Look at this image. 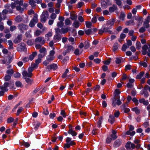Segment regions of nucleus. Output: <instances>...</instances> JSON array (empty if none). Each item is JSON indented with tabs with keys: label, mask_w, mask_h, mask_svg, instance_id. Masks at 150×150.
Wrapping results in <instances>:
<instances>
[{
	"label": "nucleus",
	"mask_w": 150,
	"mask_h": 150,
	"mask_svg": "<svg viewBox=\"0 0 150 150\" xmlns=\"http://www.w3.org/2000/svg\"><path fill=\"white\" fill-rule=\"evenodd\" d=\"M56 34L54 36L53 39L55 42L60 41L61 39V36L59 34V33H57L55 32Z\"/></svg>",
	"instance_id": "obj_13"
},
{
	"label": "nucleus",
	"mask_w": 150,
	"mask_h": 150,
	"mask_svg": "<svg viewBox=\"0 0 150 150\" xmlns=\"http://www.w3.org/2000/svg\"><path fill=\"white\" fill-rule=\"evenodd\" d=\"M85 33L88 35H92L93 33L92 32L91 29H89L85 30Z\"/></svg>",
	"instance_id": "obj_29"
},
{
	"label": "nucleus",
	"mask_w": 150,
	"mask_h": 150,
	"mask_svg": "<svg viewBox=\"0 0 150 150\" xmlns=\"http://www.w3.org/2000/svg\"><path fill=\"white\" fill-rule=\"evenodd\" d=\"M118 48V44L116 42L114 44L112 50L114 52L117 50Z\"/></svg>",
	"instance_id": "obj_28"
},
{
	"label": "nucleus",
	"mask_w": 150,
	"mask_h": 150,
	"mask_svg": "<svg viewBox=\"0 0 150 150\" xmlns=\"http://www.w3.org/2000/svg\"><path fill=\"white\" fill-rule=\"evenodd\" d=\"M144 89L145 90L149 91L150 92V86L146 85L144 86Z\"/></svg>",
	"instance_id": "obj_63"
},
{
	"label": "nucleus",
	"mask_w": 150,
	"mask_h": 150,
	"mask_svg": "<svg viewBox=\"0 0 150 150\" xmlns=\"http://www.w3.org/2000/svg\"><path fill=\"white\" fill-rule=\"evenodd\" d=\"M137 115L139 114L141 112V110L137 107H135L131 109Z\"/></svg>",
	"instance_id": "obj_18"
},
{
	"label": "nucleus",
	"mask_w": 150,
	"mask_h": 150,
	"mask_svg": "<svg viewBox=\"0 0 150 150\" xmlns=\"http://www.w3.org/2000/svg\"><path fill=\"white\" fill-rule=\"evenodd\" d=\"M8 85V83L7 82L5 83L4 85V86H0V89L4 90L5 91H7L8 89L7 87Z\"/></svg>",
	"instance_id": "obj_19"
},
{
	"label": "nucleus",
	"mask_w": 150,
	"mask_h": 150,
	"mask_svg": "<svg viewBox=\"0 0 150 150\" xmlns=\"http://www.w3.org/2000/svg\"><path fill=\"white\" fill-rule=\"evenodd\" d=\"M136 48L138 50L141 47V44L139 41H137L136 43Z\"/></svg>",
	"instance_id": "obj_42"
},
{
	"label": "nucleus",
	"mask_w": 150,
	"mask_h": 150,
	"mask_svg": "<svg viewBox=\"0 0 150 150\" xmlns=\"http://www.w3.org/2000/svg\"><path fill=\"white\" fill-rule=\"evenodd\" d=\"M16 29V27L15 26L13 25L11 26L10 28V30L11 31H13L14 30H15Z\"/></svg>",
	"instance_id": "obj_61"
},
{
	"label": "nucleus",
	"mask_w": 150,
	"mask_h": 150,
	"mask_svg": "<svg viewBox=\"0 0 150 150\" xmlns=\"http://www.w3.org/2000/svg\"><path fill=\"white\" fill-rule=\"evenodd\" d=\"M23 108L22 107H20L19 108L17 111L16 115H18L23 110Z\"/></svg>",
	"instance_id": "obj_50"
},
{
	"label": "nucleus",
	"mask_w": 150,
	"mask_h": 150,
	"mask_svg": "<svg viewBox=\"0 0 150 150\" xmlns=\"http://www.w3.org/2000/svg\"><path fill=\"white\" fill-rule=\"evenodd\" d=\"M149 22L144 21L143 24L144 27L146 28H148L149 27Z\"/></svg>",
	"instance_id": "obj_56"
},
{
	"label": "nucleus",
	"mask_w": 150,
	"mask_h": 150,
	"mask_svg": "<svg viewBox=\"0 0 150 150\" xmlns=\"http://www.w3.org/2000/svg\"><path fill=\"white\" fill-rule=\"evenodd\" d=\"M146 30L145 27H142L139 30V31L140 33H143Z\"/></svg>",
	"instance_id": "obj_55"
},
{
	"label": "nucleus",
	"mask_w": 150,
	"mask_h": 150,
	"mask_svg": "<svg viewBox=\"0 0 150 150\" xmlns=\"http://www.w3.org/2000/svg\"><path fill=\"white\" fill-rule=\"evenodd\" d=\"M74 53L77 55H78L81 54L80 53L79 50L78 49H76L75 50Z\"/></svg>",
	"instance_id": "obj_64"
},
{
	"label": "nucleus",
	"mask_w": 150,
	"mask_h": 150,
	"mask_svg": "<svg viewBox=\"0 0 150 150\" xmlns=\"http://www.w3.org/2000/svg\"><path fill=\"white\" fill-rule=\"evenodd\" d=\"M8 43L9 45V49H12L13 48V43L12 41L11 40H9L8 41Z\"/></svg>",
	"instance_id": "obj_36"
},
{
	"label": "nucleus",
	"mask_w": 150,
	"mask_h": 150,
	"mask_svg": "<svg viewBox=\"0 0 150 150\" xmlns=\"http://www.w3.org/2000/svg\"><path fill=\"white\" fill-rule=\"evenodd\" d=\"M85 24L86 27L88 28H90L92 27V23L89 21L85 22Z\"/></svg>",
	"instance_id": "obj_33"
},
{
	"label": "nucleus",
	"mask_w": 150,
	"mask_h": 150,
	"mask_svg": "<svg viewBox=\"0 0 150 150\" xmlns=\"http://www.w3.org/2000/svg\"><path fill=\"white\" fill-rule=\"evenodd\" d=\"M112 134L111 136V137L112 138L113 140H114L117 138V135H116V132L114 130H112Z\"/></svg>",
	"instance_id": "obj_25"
},
{
	"label": "nucleus",
	"mask_w": 150,
	"mask_h": 150,
	"mask_svg": "<svg viewBox=\"0 0 150 150\" xmlns=\"http://www.w3.org/2000/svg\"><path fill=\"white\" fill-rule=\"evenodd\" d=\"M53 50L50 51L49 54L47 57V60L48 62H51L53 60L54 58V55L55 52L54 50L55 48L54 47L52 48Z\"/></svg>",
	"instance_id": "obj_4"
},
{
	"label": "nucleus",
	"mask_w": 150,
	"mask_h": 150,
	"mask_svg": "<svg viewBox=\"0 0 150 150\" xmlns=\"http://www.w3.org/2000/svg\"><path fill=\"white\" fill-rule=\"evenodd\" d=\"M120 115V112L118 111H116L114 113V117H118Z\"/></svg>",
	"instance_id": "obj_60"
},
{
	"label": "nucleus",
	"mask_w": 150,
	"mask_h": 150,
	"mask_svg": "<svg viewBox=\"0 0 150 150\" xmlns=\"http://www.w3.org/2000/svg\"><path fill=\"white\" fill-rule=\"evenodd\" d=\"M14 71L12 69H8L6 71V73L7 74L9 75H11L13 73Z\"/></svg>",
	"instance_id": "obj_48"
},
{
	"label": "nucleus",
	"mask_w": 150,
	"mask_h": 150,
	"mask_svg": "<svg viewBox=\"0 0 150 150\" xmlns=\"http://www.w3.org/2000/svg\"><path fill=\"white\" fill-rule=\"evenodd\" d=\"M70 30L69 27H67L66 28H62L60 29L58 28H55V32L57 33H60L61 34H64L66 33Z\"/></svg>",
	"instance_id": "obj_5"
},
{
	"label": "nucleus",
	"mask_w": 150,
	"mask_h": 150,
	"mask_svg": "<svg viewBox=\"0 0 150 150\" xmlns=\"http://www.w3.org/2000/svg\"><path fill=\"white\" fill-rule=\"evenodd\" d=\"M115 117L113 116L110 115L109 116L108 121L111 124H112L115 121Z\"/></svg>",
	"instance_id": "obj_22"
},
{
	"label": "nucleus",
	"mask_w": 150,
	"mask_h": 150,
	"mask_svg": "<svg viewBox=\"0 0 150 150\" xmlns=\"http://www.w3.org/2000/svg\"><path fill=\"white\" fill-rule=\"evenodd\" d=\"M14 119L12 117H10L7 119V122L8 123H10L13 121Z\"/></svg>",
	"instance_id": "obj_57"
},
{
	"label": "nucleus",
	"mask_w": 150,
	"mask_h": 150,
	"mask_svg": "<svg viewBox=\"0 0 150 150\" xmlns=\"http://www.w3.org/2000/svg\"><path fill=\"white\" fill-rule=\"evenodd\" d=\"M22 37V36L21 35H18L17 38L14 40L13 42L15 43H18L21 40Z\"/></svg>",
	"instance_id": "obj_16"
},
{
	"label": "nucleus",
	"mask_w": 150,
	"mask_h": 150,
	"mask_svg": "<svg viewBox=\"0 0 150 150\" xmlns=\"http://www.w3.org/2000/svg\"><path fill=\"white\" fill-rule=\"evenodd\" d=\"M57 15L54 13H52L50 16V17L52 19L54 20L56 18Z\"/></svg>",
	"instance_id": "obj_44"
},
{
	"label": "nucleus",
	"mask_w": 150,
	"mask_h": 150,
	"mask_svg": "<svg viewBox=\"0 0 150 150\" xmlns=\"http://www.w3.org/2000/svg\"><path fill=\"white\" fill-rule=\"evenodd\" d=\"M57 65L54 64H52L49 65L46 67V68L48 69H53L54 70H56L57 69Z\"/></svg>",
	"instance_id": "obj_14"
},
{
	"label": "nucleus",
	"mask_w": 150,
	"mask_h": 150,
	"mask_svg": "<svg viewBox=\"0 0 150 150\" xmlns=\"http://www.w3.org/2000/svg\"><path fill=\"white\" fill-rule=\"evenodd\" d=\"M49 15L47 11H44L41 16L40 21L42 23H45Z\"/></svg>",
	"instance_id": "obj_2"
},
{
	"label": "nucleus",
	"mask_w": 150,
	"mask_h": 150,
	"mask_svg": "<svg viewBox=\"0 0 150 150\" xmlns=\"http://www.w3.org/2000/svg\"><path fill=\"white\" fill-rule=\"evenodd\" d=\"M40 54L38 55V57H43L47 54V50L44 47L41 48L39 50Z\"/></svg>",
	"instance_id": "obj_7"
},
{
	"label": "nucleus",
	"mask_w": 150,
	"mask_h": 150,
	"mask_svg": "<svg viewBox=\"0 0 150 150\" xmlns=\"http://www.w3.org/2000/svg\"><path fill=\"white\" fill-rule=\"evenodd\" d=\"M80 23L77 21H76L74 22L73 23V25L75 28H78L80 25Z\"/></svg>",
	"instance_id": "obj_39"
},
{
	"label": "nucleus",
	"mask_w": 150,
	"mask_h": 150,
	"mask_svg": "<svg viewBox=\"0 0 150 150\" xmlns=\"http://www.w3.org/2000/svg\"><path fill=\"white\" fill-rule=\"evenodd\" d=\"M35 2L33 0H30L29 1V4L31 5L32 7H35L36 6Z\"/></svg>",
	"instance_id": "obj_35"
},
{
	"label": "nucleus",
	"mask_w": 150,
	"mask_h": 150,
	"mask_svg": "<svg viewBox=\"0 0 150 150\" xmlns=\"http://www.w3.org/2000/svg\"><path fill=\"white\" fill-rule=\"evenodd\" d=\"M18 27L21 31H23L27 30L28 26L26 25L21 24L18 25Z\"/></svg>",
	"instance_id": "obj_10"
},
{
	"label": "nucleus",
	"mask_w": 150,
	"mask_h": 150,
	"mask_svg": "<svg viewBox=\"0 0 150 150\" xmlns=\"http://www.w3.org/2000/svg\"><path fill=\"white\" fill-rule=\"evenodd\" d=\"M42 58V57H38V58L35 61V63L38 65L41 62V58Z\"/></svg>",
	"instance_id": "obj_52"
},
{
	"label": "nucleus",
	"mask_w": 150,
	"mask_h": 150,
	"mask_svg": "<svg viewBox=\"0 0 150 150\" xmlns=\"http://www.w3.org/2000/svg\"><path fill=\"white\" fill-rule=\"evenodd\" d=\"M6 41L7 40L5 38H4V39H0V48H3V46L1 44V43L3 42H6Z\"/></svg>",
	"instance_id": "obj_37"
},
{
	"label": "nucleus",
	"mask_w": 150,
	"mask_h": 150,
	"mask_svg": "<svg viewBox=\"0 0 150 150\" xmlns=\"http://www.w3.org/2000/svg\"><path fill=\"white\" fill-rule=\"evenodd\" d=\"M37 53L36 52H33L32 54L30 55L29 56V60L31 61L33 60L34 57L37 55Z\"/></svg>",
	"instance_id": "obj_21"
},
{
	"label": "nucleus",
	"mask_w": 150,
	"mask_h": 150,
	"mask_svg": "<svg viewBox=\"0 0 150 150\" xmlns=\"http://www.w3.org/2000/svg\"><path fill=\"white\" fill-rule=\"evenodd\" d=\"M68 134H71L72 136H76L77 133L73 129L69 130L68 132Z\"/></svg>",
	"instance_id": "obj_24"
},
{
	"label": "nucleus",
	"mask_w": 150,
	"mask_h": 150,
	"mask_svg": "<svg viewBox=\"0 0 150 150\" xmlns=\"http://www.w3.org/2000/svg\"><path fill=\"white\" fill-rule=\"evenodd\" d=\"M140 64L143 66L144 67H146L147 66V64L146 62H140L139 63Z\"/></svg>",
	"instance_id": "obj_51"
},
{
	"label": "nucleus",
	"mask_w": 150,
	"mask_h": 150,
	"mask_svg": "<svg viewBox=\"0 0 150 150\" xmlns=\"http://www.w3.org/2000/svg\"><path fill=\"white\" fill-rule=\"evenodd\" d=\"M64 25V23L62 21L58 22L57 23V25L58 27H62Z\"/></svg>",
	"instance_id": "obj_46"
},
{
	"label": "nucleus",
	"mask_w": 150,
	"mask_h": 150,
	"mask_svg": "<svg viewBox=\"0 0 150 150\" xmlns=\"http://www.w3.org/2000/svg\"><path fill=\"white\" fill-rule=\"evenodd\" d=\"M24 79H25L26 82L29 84H31L32 83V81L30 79L27 78H25Z\"/></svg>",
	"instance_id": "obj_45"
},
{
	"label": "nucleus",
	"mask_w": 150,
	"mask_h": 150,
	"mask_svg": "<svg viewBox=\"0 0 150 150\" xmlns=\"http://www.w3.org/2000/svg\"><path fill=\"white\" fill-rule=\"evenodd\" d=\"M110 59H108L106 61H103V62L104 64L106 65H109L110 63Z\"/></svg>",
	"instance_id": "obj_53"
},
{
	"label": "nucleus",
	"mask_w": 150,
	"mask_h": 150,
	"mask_svg": "<svg viewBox=\"0 0 150 150\" xmlns=\"http://www.w3.org/2000/svg\"><path fill=\"white\" fill-rule=\"evenodd\" d=\"M129 47L126 44H124L122 48V50L123 51H126V49Z\"/></svg>",
	"instance_id": "obj_49"
},
{
	"label": "nucleus",
	"mask_w": 150,
	"mask_h": 150,
	"mask_svg": "<svg viewBox=\"0 0 150 150\" xmlns=\"http://www.w3.org/2000/svg\"><path fill=\"white\" fill-rule=\"evenodd\" d=\"M103 117H100L99 119L98 120L97 122V127H101V124L103 120Z\"/></svg>",
	"instance_id": "obj_26"
},
{
	"label": "nucleus",
	"mask_w": 150,
	"mask_h": 150,
	"mask_svg": "<svg viewBox=\"0 0 150 150\" xmlns=\"http://www.w3.org/2000/svg\"><path fill=\"white\" fill-rule=\"evenodd\" d=\"M23 4V1L16 0L14 3L12 2L11 4V7L12 9L16 8L17 11L20 12L22 13L23 11L24 8L21 7V6H22Z\"/></svg>",
	"instance_id": "obj_1"
},
{
	"label": "nucleus",
	"mask_w": 150,
	"mask_h": 150,
	"mask_svg": "<svg viewBox=\"0 0 150 150\" xmlns=\"http://www.w3.org/2000/svg\"><path fill=\"white\" fill-rule=\"evenodd\" d=\"M135 134V132L134 131H132L129 130L126 132V134L128 135H130L133 136Z\"/></svg>",
	"instance_id": "obj_31"
},
{
	"label": "nucleus",
	"mask_w": 150,
	"mask_h": 150,
	"mask_svg": "<svg viewBox=\"0 0 150 150\" xmlns=\"http://www.w3.org/2000/svg\"><path fill=\"white\" fill-rule=\"evenodd\" d=\"M35 42L37 43H40L42 45L44 44L45 41L43 39V38L42 37H39L35 39Z\"/></svg>",
	"instance_id": "obj_9"
},
{
	"label": "nucleus",
	"mask_w": 150,
	"mask_h": 150,
	"mask_svg": "<svg viewBox=\"0 0 150 150\" xmlns=\"http://www.w3.org/2000/svg\"><path fill=\"white\" fill-rule=\"evenodd\" d=\"M40 90L39 88H36L31 92V94L32 96L35 95L38 91Z\"/></svg>",
	"instance_id": "obj_43"
},
{
	"label": "nucleus",
	"mask_w": 150,
	"mask_h": 150,
	"mask_svg": "<svg viewBox=\"0 0 150 150\" xmlns=\"http://www.w3.org/2000/svg\"><path fill=\"white\" fill-rule=\"evenodd\" d=\"M135 19L137 21V25L138 26H140L142 23L143 20L142 18L139 16L136 17Z\"/></svg>",
	"instance_id": "obj_12"
},
{
	"label": "nucleus",
	"mask_w": 150,
	"mask_h": 150,
	"mask_svg": "<svg viewBox=\"0 0 150 150\" xmlns=\"http://www.w3.org/2000/svg\"><path fill=\"white\" fill-rule=\"evenodd\" d=\"M121 141L119 139H117L114 142V146L115 147H117L119 146L121 144Z\"/></svg>",
	"instance_id": "obj_23"
},
{
	"label": "nucleus",
	"mask_w": 150,
	"mask_h": 150,
	"mask_svg": "<svg viewBox=\"0 0 150 150\" xmlns=\"http://www.w3.org/2000/svg\"><path fill=\"white\" fill-rule=\"evenodd\" d=\"M134 21L132 20H130L129 21H127L126 23V25H134Z\"/></svg>",
	"instance_id": "obj_38"
},
{
	"label": "nucleus",
	"mask_w": 150,
	"mask_h": 150,
	"mask_svg": "<svg viewBox=\"0 0 150 150\" xmlns=\"http://www.w3.org/2000/svg\"><path fill=\"white\" fill-rule=\"evenodd\" d=\"M17 50L18 51H25L27 50L26 45L23 43H21L18 44L17 47Z\"/></svg>",
	"instance_id": "obj_6"
},
{
	"label": "nucleus",
	"mask_w": 150,
	"mask_h": 150,
	"mask_svg": "<svg viewBox=\"0 0 150 150\" xmlns=\"http://www.w3.org/2000/svg\"><path fill=\"white\" fill-rule=\"evenodd\" d=\"M69 70L68 69H67L64 72L63 74L62 75V78H65L66 77L67 74L69 72Z\"/></svg>",
	"instance_id": "obj_41"
},
{
	"label": "nucleus",
	"mask_w": 150,
	"mask_h": 150,
	"mask_svg": "<svg viewBox=\"0 0 150 150\" xmlns=\"http://www.w3.org/2000/svg\"><path fill=\"white\" fill-rule=\"evenodd\" d=\"M135 144L130 142H127L125 145L126 148L128 150L134 149L135 148Z\"/></svg>",
	"instance_id": "obj_8"
},
{
	"label": "nucleus",
	"mask_w": 150,
	"mask_h": 150,
	"mask_svg": "<svg viewBox=\"0 0 150 150\" xmlns=\"http://www.w3.org/2000/svg\"><path fill=\"white\" fill-rule=\"evenodd\" d=\"M15 20L17 22L19 23L21 22L22 20L21 16H18L15 18Z\"/></svg>",
	"instance_id": "obj_32"
},
{
	"label": "nucleus",
	"mask_w": 150,
	"mask_h": 150,
	"mask_svg": "<svg viewBox=\"0 0 150 150\" xmlns=\"http://www.w3.org/2000/svg\"><path fill=\"white\" fill-rule=\"evenodd\" d=\"M38 15L36 14H34V16L31 20L29 23V26L31 27H33L35 24L38 22Z\"/></svg>",
	"instance_id": "obj_3"
},
{
	"label": "nucleus",
	"mask_w": 150,
	"mask_h": 150,
	"mask_svg": "<svg viewBox=\"0 0 150 150\" xmlns=\"http://www.w3.org/2000/svg\"><path fill=\"white\" fill-rule=\"evenodd\" d=\"M70 18L72 20H76L77 18V16L74 13H71Z\"/></svg>",
	"instance_id": "obj_27"
},
{
	"label": "nucleus",
	"mask_w": 150,
	"mask_h": 150,
	"mask_svg": "<svg viewBox=\"0 0 150 150\" xmlns=\"http://www.w3.org/2000/svg\"><path fill=\"white\" fill-rule=\"evenodd\" d=\"M22 74L24 78H27V77H31L33 75L32 73H29L28 71V72L25 71H24L23 72Z\"/></svg>",
	"instance_id": "obj_11"
},
{
	"label": "nucleus",
	"mask_w": 150,
	"mask_h": 150,
	"mask_svg": "<svg viewBox=\"0 0 150 150\" xmlns=\"http://www.w3.org/2000/svg\"><path fill=\"white\" fill-rule=\"evenodd\" d=\"M52 31L48 32L47 34L45 35V39L47 41L50 40V38L52 35Z\"/></svg>",
	"instance_id": "obj_15"
},
{
	"label": "nucleus",
	"mask_w": 150,
	"mask_h": 150,
	"mask_svg": "<svg viewBox=\"0 0 150 150\" xmlns=\"http://www.w3.org/2000/svg\"><path fill=\"white\" fill-rule=\"evenodd\" d=\"M117 8V7L115 5H113L112 7H110L109 8V11L111 12H113Z\"/></svg>",
	"instance_id": "obj_34"
},
{
	"label": "nucleus",
	"mask_w": 150,
	"mask_h": 150,
	"mask_svg": "<svg viewBox=\"0 0 150 150\" xmlns=\"http://www.w3.org/2000/svg\"><path fill=\"white\" fill-rule=\"evenodd\" d=\"M84 4V3L83 2H80L78 3L77 4V7L79 8H80Z\"/></svg>",
	"instance_id": "obj_59"
},
{
	"label": "nucleus",
	"mask_w": 150,
	"mask_h": 150,
	"mask_svg": "<svg viewBox=\"0 0 150 150\" xmlns=\"http://www.w3.org/2000/svg\"><path fill=\"white\" fill-rule=\"evenodd\" d=\"M111 27H105L103 28L104 33H108L110 34H113L112 31L110 30L109 29H111Z\"/></svg>",
	"instance_id": "obj_20"
},
{
	"label": "nucleus",
	"mask_w": 150,
	"mask_h": 150,
	"mask_svg": "<svg viewBox=\"0 0 150 150\" xmlns=\"http://www.w3.org/2000/svg\"><path fill=\"white\" fill-rule=\"evenodd\" d=\"M16 86L17 87H21L22 86L21 82L19 81H16L15 83Z\"/></svg>",
	"instance_id": "obj_58"
},
{
	"label": "nucleus",
	"mask_w": 150,
	"mask_h": 150,
	"mask_svg": "<svg viewBox=\"0 0 150 150\" xmlns=\"http://www.w3.org/2000/svg\"><path fill=\"white\" fill-rule=\"evenodd\" d=\"M132 101L135 103L136 105H137L138 104V100L137 99L135 98H133L132 99Z\"/></svg>",
	"instance_id": "obj_62"
},
{
	"label": "nucleus",
	"mask_w": 150,
	"mask_h": 150,
	"mask_svg": "<svg viewBox=\"0 0 150 150\" xmlns=\"http://www.w3.org/2000/svg\"><path fill=\"white\" fill-rule=\"evenodd\" d=\"M65 23L66 25H69L71 24V21L69 19H67L65 20Z\"/></svg>",
	"instance_id": "obj_47"
},
{
	"label": "nucleus",
	"mask_w": 150,
	"mask_h": 150,
	"mask_svg": "<svg viewBox=\"0 0 150 150\" xmlns=\"http://www.w3.org/2000/svg\"><path fill=\"white\" fill-rule=\"evenodd\" d=\"M41 33V32L39 30H36L35 32L34 33V35L35 36H38L40 35Z\"/></svg>",
	"instance_id": "obj_40"
},
{
	"label": "nucleus",
	"mask_w": 150,
	"mask_h": 150,
	"mask_svg": "<svg viewBox=\"0 0 150 150\" xmlns=\"http://www.w3.org/2000/svg\"><path fill=\"white\" fill-rule=\"evenodd\" d=\"M115 23V21L113 19H111L108 21L106 23V25L108 26H110L109 27H111V26L113 25Z\"/></svg>",
	"instance_id": "obj_17"
},
{
	"label": "nucleus",
	"mask_w": 150,
	"mask_h": 150,
	"mask_svg": "<svg viewBox=\"0 0 150 150\" xmlns=\"http://www.w3.org/2000/svg\"><path fill=\"white\" fill-rule=\"evenodd\" d=\"M78 19L80 22L82 23L84 21L83 17L81 16H79L78 17Z\"/></svg>",
	"instance_id": "obj_54"
},
{
	"label": "nucleus",
	"mask_w": 150,
	"mask_h": 150,
	"mask_svg": "<svg viewBox=\"0 0 150 150\" xmlns=\"http://www.w3.org/2000/svg\"><path fill=\"white\" fill-rule=\"evenodd\" d=\"M144 73L143 71L140 72L138 75H137L136 77L137 79H141L142 77L143 76Z\"/></svg>",
	"instance_id": "obj_30"
}]
</instances>
